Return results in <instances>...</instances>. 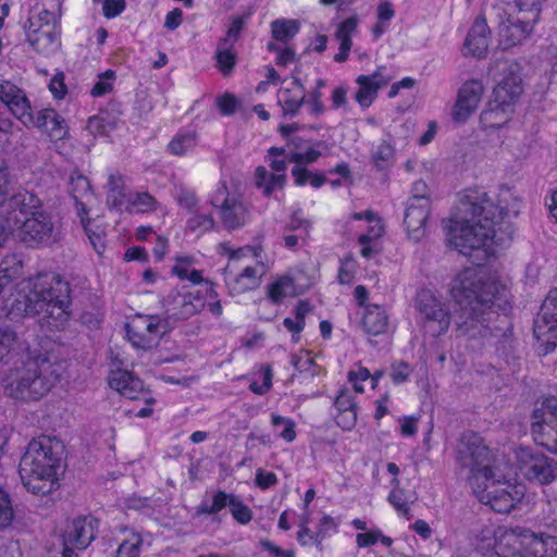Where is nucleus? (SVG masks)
Segmentation results:
<instances>
[{
  "label": "nucleus",
  "mask_w": 557,
  "mask_h": 557,
  "mask_svg": "<svg viewBox=\"0 0 557 557\" xmlns=\"http://www.w3.org/2000/svg\"><path fill=\"white\" fill-rule=\"evenodd\" d=\"M462 218L450 219L447 242L465 256L490 245L503 246L512 238V227L504 221L507 210L483 190H466L458 207Z\"/></svg>",
  "instance_id": "obj_1"
},
{
  "label": "nucleus",
  "mask_w": 557,
  "mask_h": 557,
  "mask_svg": "<svg viewBox=\"0 0 557 557\" xmlns=\"http://www.w3.org/2000/svg\"><path fill=\"white\" fill-rule=\"evenodd\" d=\"M449 290L460 307L457 322L460 336L485 338L496 335V327H492L490 322L495 309H507L504 286L494 281H484L475 269L468 268L454 277Z\"/></svg>",
  "instance_id": "obj_2"
},
{
  "label": "nucleus",
  "mask_w": 557,
  "mask_h": 557,
  "mask_svg": "<svg viewBox=\"0 0 557 557\" xmlns=\"http://www.w3.org/2000/svg\"><path fill=\"white\" fill-rule=\"evenodd\" d=\"M23 350L21 359L3 379L4 393L17 400H39L60 381L62 362L49 338L34 347L27 344Z\"/></svg>",
  "instance_id": "obj_3"
},
{
  "label": "nucleus",
  "mask_w": 557,
  "mask_h": 557,
  "mask_svg": "<svg viewBox=\"0 0 557 557\" xmlns=\"http://www.w3.org/2000/svg\"><path fill=\"white\" fill-rule=\"evenodd\" d=\"M59 443L49 436L33 438L23 454L18 473L23 485L35 495H46L53 491L57 469L60 466Z\"/></svg>",
  "instance_id": "obj_4"
},
{
  "label": "nucleus",
  "mask_w": 557,
  "mask_h": 557,
  "mask_svg": "<svg viewBox=\"0 0 557 557\" xmlns=\"http://www.w3.org/2000/svg\"><path fill=\"white\" fill-rule=\"evenodd\" d=\"M30 287L37 296L38 315L51 320L55 327L64 325L71 315L70 283L59 274H39Z\"/></svg>",
  "instance_id": "obj_5"
},
{
  "label": "nucleus",
  "mask_w": 557,
  "mask_h": 557,
  "mask_svg": "<svg viewBox=\"0 0 557 557\" xmlns=\"http://www.w3.org/2000/svg\"><path fill=\"white\" fill-rule=\"evenodd\" d=\"M458 458L461 466L470 472L468 480L471 488H481V482H486L488 476L503 471L496 463L492 450L475 433L462 435L458 447Z\"/></svg>",
  "instance_id": "obj_6"
},
{
  "label": "nucleus",
  "mask_w": 557,
  "mask_h": 557,
  "mask_svg": "<svg viewBox=\"0 0 557 557\" xmlns=\"http://www.w3.org/2000/svg\"><path fill=\"white\" fill-rule=\"evenodd\" d=\"M499 70L504 77L498 82L493 90V100L488 103V109L481 113V120L488 122L491 126H500V122H494V117L499 112L506 113L522 95V78L520 76V66L518 63L508 60L496 61L490 72Z\"/></svg>",
  "instance_id": "obj_7"
},
{
  "label": "nucleus",
  "mask_w": 557,
  "mask_h": 557,
  "mask_svg": "<svg viewBox=\"0 0 557 557\" xmlns=\"http://www.w3.org/2000/svg\"><path fill=\"white\" fill-rule=\"evenodd\" d=\"M483 549V557H547L541 536L521 528L504 531Z\"/></svg>",
  "instance_id": "obj_8"
},
{
  "label": "nucleus",
  "mask_w": 557,
  "mask_h": 557,
  "mask_svg": "<svg viewBox=\"0 0 557 557\" xmlns=\"http://www.w3.org/2000/svg\"><path fill=\"white\" fill-rule=\"evenodd\" d=\"M7 221L10 228L18 230V238L27 247H49L59 240L60 231L45 210L24 220L7 216Z\"/></svg>",
  "instance_id": "obj_9"
},
{
  "label": "nucleus",
  "mask_w": 557,
  "mask_h": 557,
  "mask_svg": "<svg viewBox=\"0 0 557 557\" xmlns=\"http://www.w3.org/2000/svg\"><path fill=\"white\" fill-rule=\"evenodd\" d=\"M480 485L479 490L472 488L475 496L482 504L490 505L494 511L499 513L510 512L522 497V492L508 482L504 471L495 472Z\"/></svg>",
  "instance_id": "obj_10"
},
{
  "label": "nucleus",
  "mask_w": 557,
  "mask_h": 557,
  "mask_svg": "<svg viewBox=\"0 0 557 557\" xmlns=\"http://www.w3.org/2000/svg\"><path fill=\"white\" fill-rule=\"evenodd\" d=\"M206 306V297L201 288L182 286L164 297V320H169L171 330L177 321L187 320L200 312Z\"/></svg>",
  "instance_id": "obj_11"
},
{
  "label": "nucleus",
  "mask_w": 557,
  "mask_h": 557,
  "mask_svg": "<svg viewBox=\"0 0 557 557\" xmlns=\"http://www.w3.org/2000/svg\"><path fill=\"white\" fill-rule=\"evenodd\" d=\"M416 309L423 331L430 336L438 337L449 329V312L430 289L417 294Z\"/></svg>",
  "instance_id": "obj_12"
},
{
  "label": "nucleus",
  "mask_w": 557,
  "mask_h": 557,
  "mask_svg": "<svg viewBox=\"0 0 557 557\" xmlns=\"http://www.w3.org/2000/svg\"><path fill=\"white\" fill-rule=\"evenodd\" d=\"M171 331L169 320L162 315L136 314L126 323V336L132 345L140 349H150Z\"/></svg>",
  "instance_id": "obj_13"
},
{
  "label": "nucleus",
  "mask_w": 557,
  "mask_h": 557,
  "mask_svg": "<svg viewBox=\"0 0 557 557\" xmlns=\"http://www.w3.org/2000/svg\"><path fill=\"white\" fill-rule=\"evenodd\" d=\"M533 333L545 346V354L557 346V287L553 288L543 301L534 321Z\"/></svg>",
  "instance_id": "obj_14"
},
{
  "label": "nucleus",
  "mask_w": 557,
  "mask_h": 557,
  "mask_svg": "<svg viewBox=\"0 0 557 557\" xmlns=\"http://www.w3.org/2000/svg\"><path fill=\"white\" fill-rule=\"evenodd\" d=\"M517 457L529 480L549 484L557 478V461L553 458L529 447H521Z\"/></svg>",
  "instance_id": "obj_15"
},
{
  "label": "nucleus",
  "mask_w": 557,
  "mask_h": 557,
  "mask_svg": "<svg viewBox=\"0 0 557 557\" xmlns=\"http://www.w3.org/2000/svg\"><path fill=\"white\" fill-rule=\"evenodd\" d=\"M499 36V46L510 49L529 37L535 22L512 16L502 7L493 8Z\"/></svg>",
  "instance_id": "obj_16"
},
{
  "label": "nucleus",
  "mask_w": 557,
  "mask_h": 557,
  "mask_svg": "<svg viewBox=\"0 0 557 557\" xmlns=\"http://www.w3.org/2000/svg\"><path fill=\"white\" fill-rule=\"evenodd\" d=\"M431 214L430 198H409L404 216V224L408 236L414 240H420L425 235V224Z\"/></svg>",
  "instance_id": "obj_17"
},
{
  "label": "nucleus",
  "mask_w": 557,
  "mask_h": 557,
  "mask_svg": "<svg viewBox=\"0 0 557 557\" xmlns=\"http://www.w3.org/2000/svg\"><path fill=\"white\" fill-rule=\"evenodd\" d=\"M0 101L3 102L9 110L25 126L34 123L30 103L23 89L17 87L10 81H0Z\"/></svg>",
  "instance_id": "obj_18"
},
{
  "label": "nucleus",
  "mask_w": 557,
  "mask_h": 557,
  "mask_svg": "<svg viewBox=\"0 0 557 557\" xmlns=\"http://www.w3.org/2000/svg\"><path fill=\"white\" fill-rule=\"evenodd\" d=\"M109 385L128 399H144L148 405L154 403V399L148 396V391L145 388L143 381L127 370L111 371Z\"/></svg>",
  "instance_id": "obj_19"
},
{
  "label": "nucleus",
  "mask_w": 557,
  "mask_h": 557,
  "mask_svg": "<svg viewBox=\"0 0 557 557\" xmlns=\"http://www.w3.org/2000/svg\"><path fill=\"white\" fill-rule=\"evenodd\" d=\"M99 520L92 516L77 517L67 525L62 541L77 549H85L95 540Z\"/></svg>",
  "instance_id": "obj_20"
},
{
  "label": "nucleus",
  "mask_w": 557,
  "mask_h": 557,
  "mask_svg": "<svg viewBox=\"0 0 557 557\" xmlns=\"http://www.w3.org/2000/svg\"><path fill=\"white\" fill-rule=\"evenodd\" d=\"M386 66L382 65L371 75H360L356 83L359 88L355 94V100L361 108H369L377 96L379 89L388 85L392 76L386 73Z\"/></svg>",
  "instance_id": "obj_21"
},
{
  "label": "nucleus",
  "mask_w": 557,
  "mask_h": 557,
  "mask_svg": "<svg viewBox=\"0 0 557 557\" xmlns=\"http://www.w3.org/2000/svg\"><path fill=\"white\" fill-rule=\"evenodd\" d=\"M484 91L483 85L475 79L466 82L458 91L457 102L454 108V119L465 122L475 112Z\"/></svg>",
  "instance_id": "obj_22"
},
{
  "label": "nucleus",
  "mask_w": 557,
  "mask_h": 557,
  "mask_svg": "<svg viewBox=\"0 0 557 557\" xmlns=\"http://www.w3.org/2000/svg\"><path fill=\"white\" fill-rule=\"evenodd\" d=\"M490 44V29L484 17H476L473 25L471 26L466 40L465 49L466 53H469L475 58H484L486 55Z\"/></svg>",
  "instance_id": "obj_23"
},
{
  "label": "nucleus",
  "mask_w": 557,
  "mask_h": 557,
  "mask_svg": "<svg viewBox=\"0 0 557 557\" xmlns=\"http://www.w3.org/2000/svg\"><path fill=\"white\" fill-rule=\"evenodd\" d=\"M7 207L10 211L8 216L11 218H16L13 215L16 211L26 219L28 216H35L37 212H41L44 210L41 199L34 193L27 190L14 194L9 199Z\"/></svg>",
  "instance_id": "obj_24"
},
{
  "label": "nucleus",
  "mask_w": 557,
  "mask_h": 557,
  "mask_svg": "<svg viewBox=\"0 0 557 557\" xmlns=\"http://www.w3.org/2000/svg\"><path fill=\"white\" fill-rule=\"evenodd\" d=\"M293 88L282 89L278 94V103L284 116H295L306 102V90L298 77L292 82Z\"/></svg>",
  "instance_id": "obj_25"
},
{
  "label": "nucleus",
  "mask_w": 557,
  "mask_h": 557,
  "mask_svg": "<svg viewBox=\"0 0 557 557\" xmlns=\"http://www.w3.org/2000/svg\"><path fill=\"white\" fill-rule=\"evenodd\" d=\"M221 219L225 228L233 231L244 226L248 219L246 206L235 199L226 197L220 206Z\"/></svg>",
  "instance_id": "obj_26"
},
{
  "label": "nucleus",
  "mask_w": 557,
  "mask_h": 557,
  "mask_svg": "<svg viewBox=\"0 0 557 557\" xmlns=\"http://www.w3.org/2000/svg\"><path fill=\"white\" fill-rule=\"evenodd\" d=\"M361 324L368 335L377 336L387 332L389 318L384 308L369 305L364 309Z\"/></svg>",
  "instance_id": "obj_27"
},
{
  "label": "nucleus",
  "mask_w": 557,
  "mask_h": 557,
  "mask_svg": "<svg viewBox=\"0 0 557 557\" xmlns=\"http://www.w3.org/2000/svg\"><path fill=\"white\" fill-rule=\"evenodd\" d=\"M32 125L45 128L53 139H62L67 133L65 120L53 109L39 111Z\"/></svg>",
  "instance_id": "obj_28"
},
{
  "label": "nucleus",
  "mask_w": 557,
  "mask_h": 557,
  "mask_svg": "<svg viewBox=\"0 0 557 557\" xmlns=\"http://www.w3.org/2000/svg\"><path fill=\"white\" fill-rule=\"evenodd\" d=\"M334 406L338 410L337 424L343 429H351L357 421V405L348 389L341 391L335 398Z\"/></svg>",
  "instance_id": "obj_29"
},
{
  "label": "nucleus",
  "mask_w": 557,
  "mask_h": 557,
  "mask_svg": "<svg viewBox=\"0 0 557 557\" xmlns=\"http://www.w3.org/2000/svg\"><path fill=\"white\" fill-rule=\"evenodd\" d=\"M359 18L352 15L343 21L335 33V38L339 41V51L334 55V61L342 63L348 59L352 46L351 35L356 33Z\"/></svg>",
  "instance_id": "obj_30"
},
{
  "label": "nucleus",
  "mask_w": 557,
  "mask_h": 557,
  "mask_svg": "<svg viewBox=\"0 0 557 557\" xmlns=\"http://www.w3.org/2000/svg\"><path fill=\"white\" fill-rule=\"evenodd\" d=\"M27 41L39 53L53 51L59 45L55 23H44V28L39 32L32 30L28 34Z\"/></svg>",
  "instance_id": "obj_31"
},
{
  "label": "nucleus",
  "mask_w": 557,
  "mask_h": 557,
  "mask_svg": "<svg viewBox=\"0 0 557 557\" xmlns=\"http://www.w3.org/2000/svg\"><path fill=\"white\" fill-rule=\"evenodd\" d=\"M531 432L537 445L557 454V420L547 423H532Z\"/></svg>",
  "instance_id": "obj_32"
},
{
  "label": "nucleus",
  "mask_w": 557,
  "mask_h": 557,
  "mask_svg": "<svg viewBox=\"0 0 557 557\" xmlns=\"http://www.w3.org/2000/svg\"><path fill=\"white\" fill-rule=\"evenodd\" d=\"M226 285L232 296L257 288L259 286V277L256 268L246 267L237 276L226 278Z\"/></svg>",
  "instance_id": "obj_33"
},
{
  "label": "nucleus",
  "mask_w": 557,
  "mask_h": 557,
  "mask_svg": "<svg viewBox=\"0 0 557 557\" xmlns=\"http://www.w3.org/2000/svg\"><path fill=\"white\" fill-rule=\"evenodd\" d=\"M27 344L9 324H0V361L12 351L24 349Z\"/></svg>",
  "instance_id": "obj_34"
},
{
  "label": "nucleus",
  "mask_w": 557,
  "mask_h": 557,
  "mask_svg": "<svg viewBox=\"0 0 557 557\" xmlns=\"http://www.w3.org/2000/svg\"><path fill=\"white\" fill-rule=\"evenodd\" d=\"M70 194L76 202L78 210L85 211L86 205L83 201L92 196L91 186L86 176L78 172H73L70 176Z\"/></svg>",
  "instance_id": "obj_35"
},
{
  "label": "nucleus",
  "mask_w": 557,
  "mask_h": 557,
  "mask_svg": "<svg viewBox=\"0 0 557 557\" xmlns=\"http://www.w3.org/2000/svg\"><path fill=\"white\" fill-rule=\"evenodd\" d=\"M37 296L33 295L32 287L28 293L22 294L18 293L14 299L9 305V313L14 314L16 317L20 315H38L37 309Z\"/></svg>",
  "instance_id": "obj_36"
},
{
  "label": "nucleus",
  "mask_w": 557,
  "mask_h": 557,
  "mask_svg": "<svg viewBox=\"0 0 557 557\" xmlns=\"http://www.w3.org/2000/svg\"><path fill=\"white\" fill-rule=\"evenodd\" d=\"M256 185L263 189L264 196H270L275 189H281L286 180L285 174H270L264 166H258L255 173Z\"/></svg>",
  "instance_id": "obj_37"
},
{
  "label": "nucleus",
  "mask_w": 557,
  "mask_h": 557,
  "mask_svg": "<svg viewBox=\"0 0 557 557\" xmlns=\"http://www.w3.org/2000/svg\"><path fill=\"white\" fill-rule=\"evenodd\" d=\"M392 485L393 490L388 495V502L394 506L398 513L410 519L411 515L408 505L414 502L413 495L399 487V480L397 478L392 480Z\"/></svg>",
  "instance_id": "obj_38"
},
{
  "label": "nucleus",
  "mask_w": 557,
  "mask_h": 557,
  "mask_svg": "<svg viewBox=\"0 0 557 557\" xmlns=\"http://www.w3.org/2000/svg\"><path fill=\"white\" fill-rule=\"evenodd\" d=\"M215 61L219 71L224 76L230 75L236 65V52L234 51V46L228 44L224 46L222 41H219L215 51Z\"/></svg>",
  "instance_id": "obj_39"
},
{
  "label": "nucleus",
  "mask_w": 557,
  "mask_h": 557,
  "mask_svg": "<svg viewBox=\"0 0 557 557\" xmlns=\"http://www.w3.org/2000/svg\"><path fill=\"white\" fill-rule=\"evenodd\" d=\"M532 423H547L557 420V398L555 396L544 397L532 414Z\"/></svg>",
  "instance_id": "obj_40"
},
{
  "label": "nucleus",
  "mask_w": 557,
  "mask_h": 557,
  "mask_svg": "<svg viewBox=\"0 0 557 557\" xmlns=\"http://www.w3.org/2000/svg\"><path fill=\"white\" fill-rule=\"evenodd\" d=\"M234 494H227L224 491H218L213 495L211 503L203 502L197 507L196 515H216L225 507L230 508L231 502L234 499Z\"/></svg>",
  "instance_id": "obj_41"
},
{
  "label": "nucleus",
  "mask_w": 557,
  "mask_h": 557,
  "mask_svg": "<svg viewBox=\"0 0 557 557\" xmlns=\"http://www.w3.org/2000/svg\"><path fill=\"white\" fill-rule=\"evenodd\" d=\"M157 200L149 193H136L131 196L125 207L129 213H145L157 209Z\"/></svg>",
  "instance_id": "obj_42"
},
{
  "label": "nucleus",
  "mask_w": 557,
  "mask_h": 557,
  "mask_svg": "<svg viewBox=\"0 0 557 557\" xmlns=\"http://www.w3.org/2000/svg\"><path fill=\"white\" fill-rule=\"evenodd\" d=\"M107 203L113 209H120L125 203L123 181L120 175L111 174L109 176Z\"/></svg>",
  "instance_id": "obj_43"
},
{
  "label": "nucleus",
  "mask_w": 557,
  "mask_h": 557,
  "mask_svg": "<svg viewBox=\"0 0 557 557\" xmlns=\"http://www.w3.org/2000/svg\"><path fill=\"white\" fill-rule=\"evenodd\" d=\"M272 36L282 42L289 41L299 30L296 20H276L271 24Z\"/></svg>",
  "instance_id": "obj_44"
},
{
  "label": "nucleus",
  "mask_w": 557,
  "mask_h": 557,
  "mask_svg": "<svg viewBox=\"0 0 557 557\" xmlns=\"http://www.w3.org/2000/svg\"><path fill=\"white\" fill-rule=\"evenodd\" d=\"M197 135L195 132L180 133L173 137L168 148L172 154L183 156L195 148Z\"/></svg>",
  "instance_id": "obj_45"
},
{
  "label": "nucleus",
  "mask_w": 557,
  "mask_h": 557,
  "mask_svg": "<svg viewBox=\"0 0 557 557\" xmlns=\"http://www.w3.org/2000/svg\"><path fill=\"white\" fill-rule=\"evenodd\" d=\"M23 268L22 260L15 255H9L0 262V278L5 280L3 284L7 286L11 281L21 275Z\"/></svg>",
  "instance_id": "obj_46"
},
{
  "label": "nucleus",
  "mask_w": 557,
  "mask_h": 557,
  "mask_svg": "<svg viewBox=\"0 0 557 557\" xmlns=\"http://www.w3.org/2000/svg\"><path fill=\"white\" fill-rule=\"evenodd\" d=\"M293 280L282 276L268 286V297L273 304H280L292 292Z\"/></svg>",
  "instance_id": "obj_47"
},
{
  "label": "nucleus",
  "mask_w": 557,
  "mask_h": 557,
  "mask_svg": "<svg viewBox=\"0 0 557 557\" xmlns=\"http://www.w3.org/2000/svg\"><path fill=\"white\" fill-rule=\"evenodd\" d=\"M292 175L298 186H302L309 181L312 187L319 188L326 182L324 174L311 173L307 168L300 165H295L292 169Z\"/></svg>",
  "instance_id": "obj_48"
},
{
  "label": "nucleus",
  "mask_w": 557,
  "mask_h": 557,
  "mask_svg": "<svg viewBox=\"0 0 557 557\" xmlns=\"http://www.w3.org/2000/svg\"><path fill=\"white\" fill-rule=\"evenodd\" d=\"M394 147L386 140H383L372 153V161L379 170L391 166L394 162Z\"/></svg>",
  "instance_id": "obj_49"
},
{
  "label": "nucleus",
  "mask_w": 557,
  "mask_h": 557,
  "mask_svg": "<svg viewBox=\"0 0 557 557\" xmlns=\"http://www.w3.org/2000/svg\"><path fill=\"white\" fill-rule=\"evenodd\" d=\"M143 539L138 533H132L131 536L124 540L115 552V557H138Z\"/></svg>",
  "instance_id": "obj_50"
},
{
  "label": "nucleus",
  "mask_w": 557,
  "mask_h": 557,
  "mask_svg": "<svg viewBox=\"0 0 557 557\" xmlns=\"http://www.w3.org/2000/svg\"><path fill=\"white\" fill-rule=\"evenodd\" d=\"M24 136L21 127L14 125L8 119H0V141L5 146H10L13 141H18Z\"/></svg>",
  "instance_id": "obj_51"
},
{
  "label": "nucleus",
  "mask_w": 557,
  "mask_h": 557,
  "mask_svg": "<svg viewBox=\"0 0 557 557\" xmlns=\"http://www.w3.org/2000/svg\"><path fill=\"white\" fill-rule=\"evenodd\" d=\"M14 520L10 495L0 487V531L8 529Z\"/></svg>",
  "instance_id": "obj_52"
},
{
  "label": "nucleus",
  "mask_w": 557,
  "mask_h": 557,
  "mask_svg": "<svg viewBox=\"0 0 557 557\" xmlns=\"http://www.w3.org/2000/svg\"><path fill=\"white\" fill-rule=\"evenodd\" d=\"M214 225L215 221L210 214H195L187 220V228L200 234L211 231Z\"/></svg>",
  "instance_id": "obj_53"
},
{
  "label": "nucleus",
  "mask_w": 557,
  "mask_h": 557,
  "mask_svg": "<svg viewBox=\"0 0 557 557\" xmlns=\"http://www.w3.org/2000/svg\"><path fill=\"white\" fill-rule=\"evenodd\" d=\"M230 511L233 518L240 524H246L252 519V512L250 508L245 505L237 496L232 499Z\"/></svg>",
  "instance_id": "obj_54"
},
{
  "label": "nucleus",
  "mask_w": 557,
  "mask_h": 557,
  "mask_svg": "<svg viewBox=\"0 0 557 557\" xmlns=\"http://www.w3.org/2000/svg\"><path fill=\"white\" fill-rule=\"evenodd\" d=\"M249 15L234 16L226 35L220 39L225 46L226 44L234 46L237 41L240 32L244 29L245 23Z\"/></svg>",
  "instance_id": "obj_55"
},
{
  "label": "nucleus",
  "mask_w": 557,
  "mask_h": 557,
  "mask_svg": "<svg viewBox=\"0 0 557 557\" xmlns=\"http://www.w3.org/2000/svg\"><path fill=\"white\" fill-rule=\"evenodd\" d=\"M175 198L180 207L186 209L188 212H193L194 210H196L198 205V198L193 190L184 186H178L176 188Z\"/></svg>",
  "instance_id": "obj_56"
},
{
  "label": "nucleus",
  "mask_w": 557,
  "mask_h": 557,
  "mask_svg": "<svg viewBox=\"0 0 557 557\" xmlns=\"http://www.w3.org/2000/svg\"><path fill=\"white\" fill-rule=\"evenodd\" d=\"M12 183L9 163L4 158L0 157V205L7 199Z\"/></svg>",
  "instance_id": "obj_57"
},
{
  "label": "nucleus",
  "mask_w": 557,
  "mask_h": 557,
  "mask_svg": "<svg viewBox=\"0 0 557 557\" xmlns=\"http://www.w3.org/2000/svg\"><path fill=\"white\" fill-rule=\"evenodd\" d=\"M87 128L92 134L106 135L114 128V124L110 123L106 115H95L89 117Z\"/></svg>",
  "instance_id": "obj_58"
},
{
  "label": "nucleus",
  "mask_w": 557,
  "mask_h": 557,
  "mask_svg": "<svg viewBox=\"0 0 557 557\" xmlns=\"http://www.w3.org/2000/svg\"><path fill=\"white\" fill-rule=\"evenodd\" d=\"M321 156L319 150L313 148L308 149L306 152H290L287 156V159L292 163H296V165L308 164L315 162Z\"/></svg>",
  "instance_id": "obj_59"
},
{
  "label": "nucleus",
  "mask_w": 557,
  "mask_h": 557,
  "mask_svg": "<svg viewBox=\"0 0 557 557\" xmlns=\"http://www.w3.org/2000/svg\"><path fill=\"white\" fill-rule=\"evenodd\" d=\"M64 73L58 72L50 81L49 90L57 99H63L67 94V87L64 83Z\"/></svg>",
  "instance_id": "obj_60"
},
{
  "label": "nucleus",
  "mask_w": 557,
  "mask_h": 557,
  "mask_svg": "<svg viewBox=\"0 0 557 557\" xmlns=\"http://www.w3.org/2000/svg\"><path fill=\"white\" fill-rule=\"evenodd\" d=\"M542 1L543 0H511V2L518 8L519 12L533 14V22L537 21Z\"/></svg>",
  "instance_id": "obj_61"
},
{
  "label": "nucleus",
  "mask_w": 557,
  "mask_h": 557,
  "mask_svg": "<svg viewBox=\"0 0 557 557\" xmlns=\"http://www.w3.org/2000/svg\"><path fill=\"white\" fill-rule=\"evenodd\" d=\"M218 108L223 115H232L238 107V100L234 95L226 94L216 100Z\"/></svg>",
  "instance_id": "obj_62"
},
{
  "label": "nucleus",
  "mask_w": 557,
  "mask_h": 557,
  "mask_svg": "<svg viewBox=\"0 0 557 557\" xmlns=\"http://www.w3.org/2000/svg\"><path fill=\"white\" fill-rule=\"evenodd\" d=\"M322 92L320 90H312L308 95L306 94V102L312 114L319 116L324 113L325 108L322 103Z\"/></svg>",
  "instance_id": "obj_63"
},
{
  "label": "nucleus",
  "mask_w": 557,
  "mask_h": 557,
  "mask_svg": "<svg viewBox=\"0 0 557 557\" xmlns=\"http://www.w3.org/2000/svg\"><path fill=\"white\" fill-rule=\"evenodd\" d=\"M125 9V0H103L102 11L108 18L120 15Z\"/></svg>",
  "instance_id": "obj_64"
}]
</instances>
